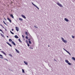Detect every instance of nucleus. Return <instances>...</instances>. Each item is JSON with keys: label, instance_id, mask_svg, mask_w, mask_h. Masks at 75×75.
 <instances>
[{"label": "nucleus", "instance_id": "obj_1", "mask_svg": "<svg viewBox=\"0 0 75 75\" xmlns=\"http://www.w3.org/2000/svg\"><path fill=\"white\" fill-rule=\"evenodd\" d=\"M65 61L67 63V64H68V65H72V64L70 63V62H69V61H68V60H65Z\"/></svg>", "mask_w": 75, "mask_h": 75}, {"label": "nucleus", "instance_id": "obj_2", "mask_svg": "<svg viewBox=\"0 0 75 75\" xmlns=\"http://www.w3.org/2000/svg\"><path fill=\"white\" fill-rule=\"evenodd\" d=\"M61 39H62V41L64 42V43H67V41L66 40H64V39L63 38H62Z\"/></svg>", "mask_w": 75, "mask_h": 75}, {"label": "nucleus", "instance_id": "obj_3", "mask_svg": "<svg viewBox=\"0 0 75 75\" xmlns=\"http://www.w3.org/2000/svg\"><path fill=\"white\" fill-rule=\"evenodd\" d=\"M57 5H58L59 6V7H63V6H62V5L61 4L59 3V2L57 3Z\"/></svg>", "mask_w": 75, "mask_h": 75}, {"label": "nucleus", "instance_id": "obj_4", "mask_svg": "<svg viewBox=\"0 0 75 75\" xmlns=\"http://www.w3.org/2000/svg\"><path fill=\"white\" fill-rule=\"evenodd\" d=\"M32 4H33V6H35V7H36V8H38V10H39V8H38L37 6L35 5L34 4V3H33L32 2Z\"/></svg>", "mask_w": 75, "mask_h": 75}, {"label": "nucleus", "instance_id": "obj_5", "mask_svg": "<svg viewBox=\"0 0 75 75\" xmlns=\"http://www.w3.org/2000/svg\"><path fill=\"white\" fill-rule=\"evenodd\" d=\"M21 16H22V17H23V18H25H25H26V17L25 16L23 15H21Z\"/></svg>", "mask_w": 75, "mask_h": 75}, {"label": "nucleus", "instance_id": "obj_6", "mask_svg": "<svg viewBox=\"0 0 75 75\" xmlns=\"http://www.w3.org/2000/svg\"><path fill=\"white\" fill-rule=\"evenodd\" d=\"M1 52L4 55H6V54L3 51H1Z\"/></svg>", "mask_w": 75, "mask_h": 75}, {"label": "nucleus", "instance_id": "obj_7", "mask_svg": "<svg viewBox=\"0 0 75 75\" xmlns=\"http://www.w3.org/2000/svg\"><path fill=\"white\" fill-rule=\"evenodd\" d=\"M6 43H7V44H8V45H9L10 47H12V45H11L8 42H7Z\"/></svg>", "mask_w": 75, "mask_h": 75}, {"label": "nucleus", "instance_id": "obj_8", "mask_svg": "<svg viewBox=\"0 0 75 75\" xmlns=\"http://www.w3.org/2000/svg\"><path fill=\"white\" fill-rule=\"evenodd\" d=\"M7 19L9 21V22H10V23H11V20L10 19V18H8Z\"/></svg>", "mask_w": 75, "mask_h": 75}, {"label": "nucleus", "instance_id": "obj_9", "mask_svg": "<svg viewBox=\"0 0 75 75\" xmlns=\"http://www.w3.org/2000/svg\"><path fill=\"white\" fill-rule=\"evenodd\" d=\"M10 16L11 17H12V18H14V16H13V15L12 14H11L10 15Z\"/></svg>", "mask_w": 75, "mask_h": 75}, {"label": "nucleus", "instance_id": "obj_10", "mask_svg": "<svg viewBox=\"0 0 75 75\" xmlns=\"http://www.w3.org/2000/svg\"><path fill=\"white\" fill-rule=\"evenodd\" d=\"M64 20L66 21H67V22H68V21H69V20H68V19L66 18H64Z\"/></svg>", "mask_w": 75, "mask_h": 75}, {"label": "nucleus", "instance_id": "obj_11", "mask_svg": "<svg viewBox=\"0 0 75 75\" xmlns=\"http://www.w3.org/2000/svg\"><path fill=\"white\" fill-rule=\"evenodd\" d=\"M16 30L17 31H19V30L18 29V27H16Z\"/></svg>", "mask_w": 75, "mask_h": 75}, {"label": "nucleus", "instance_id": "obj_12", "mask_svg": "<svg viewBox=\"0 0 75 75\" xmlns=\"http://www.w3.org/2000/svg\"><path fill=\"white\" fill-rule=\"evenodd\" d=\"M11 43L13 45H16V44L14 42H13V41H12V42H11Z\"/></svg>", "mask_w": 75, "mask_h": 75}, {"label": "nucleus", "instance_id": "obj_13", "mask_svg": "<svg viewBox=\"0 0 75 75\" xmlns=\"http://www.w3.org/2000/svg\"><path fill=\"white\" fill-rule=\"evenodd\" d=\"M0 58H1V59H3V55L1 54H0Z\"/></svg>", "mask_w": 75, "mask_h": 75}, {"label": "nucleus", "instance_id": "obj_14", "mask_svg": "<svg viewBox=\"0 0 75 75\" xmlns=\"http://www.w3.org/2000/svg\"><path fill=\"white\" fill-rule=\"evenodd\" d=\"M14 37L15 38H18V36L17 35H15L14 36Z\"/></svg>", "mask_w": 75, "mask_h": 75}, {"label": "nucleus", "instance_id": "obj_15", "mask_svg": "<svg viewBox=\"0 0 75 75\" xmlns=\"http://www.w3.org/2000/svg\"><path fill=\"white\" fill-rule=\"evenodd\" d=\"M15 50L16 51V52L17 53H19V52H19V51H18V50H17L16 49H15Z\"/></svg>", "mask_w": 75, "mask_h": 75}, {"label": "nucleus", "instance_id": "obj_16", "mask_svg": "<svg viewBox=\"0 0 75 75\" xmlns=\"http://www.w3.org/2000/svg\"><path fill=\"white\" fill-rule=\"evenodd\" d=\"M24 64H26V65H28V62H27L25 61H24Z\"/></svg>", "mask_w": 75, "mask_h": 75}, {"label": "nucleus", "instance_id": "obj_17", "mask_svg": "<svg viewBox=\"0 0 75 75\" xmlns=\"http://www.w3.org/2000/svg\"><path fill=\"white\" fill-rule=\"evenodd\" d=\"M0 34L2 36V37H3V38H5V37H4V36L1 33H0Z\"/></svg>", "mask_w": 75, "mask_h": 75}, {"label": "nucleus", "instance_id": "obj_18", "mask_svg": "<svg viewBox=\"0 0 75 75\" xmlns=\"http://www.w3.org/2000/svg\"><path fill=\"white\" fill-rule=\"evenodd\" d=\"M3 22L4 24L6 25H7V26L8 25H7V23H5V22L4 21H3Z\"/></svg>", "mask_w": 75, "mask_h": 75}, {"label": "nucleus", "instance_id": "obj_19", "mask_svg": "<svg viewBox=\"0 0 75 75\" xmlns=\"http://www.w3.org/2000/svg\"><path fill=\"white\" fill-rule=\"evenodd\" d=\"M19 20H20V21H23V19H22L21 18H19Z\"/></svg>", "mask_w": 75, "mask_h": 75}, {"label": "nucleus", "instance_id": "obj_20", "mask_svg": "<svg viewBox=\"0 0 75 75\" xmlns=\"http://www.w3.org/2000/svg\"><path fill=\"white\" fill-rule=\"evenodd\" d=\"M9 41L10 42H12V41H12V40L11 39H9Z\"/></svg>", "mask_w": 75, "mask_h": 75}, {"label": "nucleus", "instance_id": "obj_21", "mask_svg": "<svg viewBox=\"0 0 75 75\" xmlns=\"http://www.w3.org/2000/svg\"><path fill=\"white\" fill-rule=\"evenodd\" d=\"M19 42H22V41H21V40H20V39L19 38L18 40Z\"/></svg>", "mask_w": 75, "mask_h": 75}, {"label": "nucleus", "instance_id": "obj_22", "mask_svg": "<svg viewBox=\"0 0 75 75\" xmlns=\"http://www.w3.org/2000/svg\"><path fill=\"white\" fill-rule=\"evenodd\" d=\"M29 43L30 44H32L30 40L29 41Z\"/></svg>", "mask_w": 75, "mask_h": 75}, {"label": "nucleus", "instance_id": "obj_23", "mask_svg": "<svg viewBox=\"0 0 75 75\" xmlns=\"http://www.w3.org/2000/svg\"><path fill=\"white\" fill-rule=\"evenodd\" d=\"M67 52L70 55H71V53L69 52L68 51H67Z\"/></svg>", "mask_w": 75, "mask_h": 75}, {"label": "nucleus", "instance_id": "obj_24", "mask_svg": "<svg viewBox=\"0 0 75 75\" xmlns=\"http://www.w3.org/2000/svg\"><path fill=\"white\" fill-rule=\"evenodd\" d=\"M10 32L11 33V34H13V35L14 34V33H13V32H12L11 31V30L10 31Z\"/></svg>", "mask_w": 75, "mask_h": 75}, {"label": "nucleus", "instance_id": "obj_25", "mask_svg": "<svg viewBox=\"0 0 75 75\" xmlns=\"http://www.w3.org/2000/svg\"><path fill=\"white\" fill-rule=\"evenodd\" d=\"M25 34L26 35H27V36H28V33H27V32H26L25 33Z\"/></svg>", "mask_w": 75, "mask_h": 75}, {"label": "nucleus", "instance_id": "obj_26", "mask_svg": "<svg viewBox=\"0 0 75 75\" xmlns=\"http://www.w3.org/2000/svg\"><path fill=\"white\" fill-rule=\"evenodd\" d=\"M72 59L74 61H75V58L74 57H72Z\"/></svg>", "mask_w": 75, "mask_h": 75}, {"label": "nucleus", "instance_id": "obj_27", "mask_svg": "<svg viewBox=\"0 0 75 75\" xmlns=\"http://www.w3.org/2000/svg\"><path fill=\"white\" fill-rule=\"evenodd\" d=\"M22 72L23 73H25V71H24V70L23 69H22Z\"/></svg>", "mask_w": 75, "mask_h": 75}, {"label": "nucleus", "instance_id": "obj_28", "mask_svg": "<svg viewBox=\"0 0 75 75\" xmlns=\"http://www.w3.org/2000/svg\"><path fill=\"white\" fill-rule=\"evenodd\" d=\"M25 38L27 39V40H28V36H26L25 37Z\"/></svg>", "mask_w": 75, "mask_h": 75}, {"label": "nucleus", "instance_id": "obj_29", "mask_svg": "<svg viewBox=\"0 0 75 75\" xmlns=\"http://www.w3.org/2000/svg\"><path fill=\"white\" fill-rule=\"evenodd\" d=\"M27 44L28 47H30V44H29V43H27Z\"/></svg>", "mask_w": 75, "mask_h": 75}, {"label": "nucleus", "instance_id": "obj_30", "mask_svg": "<svg viewBox=\"0 0 75 75\" xmlns=\"http://www.w3.org/2000/svg\"><path fill=\"white\" fill-rule=\"evenodd\" d=\"M9 56H10V57H13V56H12V55H11V54H9Z\"/></svg>", "mask_w": 75, "mask_h": 75}, {"label": "nucleus", "instance_id": "obj_31", "mask_svg": "<svg viewBox=\"0 0 75 75\" xmlns=\"http://www.w3.org/2000/svg\"><path fill=\"white\" fill-rule=\"evenodd\" d=\"M72 37L73 38H75V36H73V35H72Z\"/></svg>", "mask_w": 75, "mask_h": 75}, {"label": "nucleus", "instance_id": "obj_32", "mask_svg": "<svg viewBox=\"0 0 75 75\" xmlns=\"http://www.w3.org/2000/svg\"><path fill=\"white\" fill-rule=\"evenodd\" d=\"M25 42H26L27 44L28 43V40H26L25 41Z\"/></svg>", "mask_w": 75, "mask_h": 75}, {"label": "nucleus", "instance_id": "obj_33", "mask_svg": "<svg viewBox=\"0 0 75 75\" xmlns=\"http://www.w3.org/2000/svg\"><path fill=\"white\" fill-rule=\"evenodd\" d=\"M63 50H64V51H66V52L67 51V50H65V49H64V48H63Z\"/></svg>", "mask_w": 75, "mask_h": 75}, {"label": "nucleus", "instance_id": "obj_34", "mask_svg": "<svg viewBox=\"0 0 75 75\" xmlns=\"http://www.w3.org/2000/svg\"><path fill=\"white\" fill-rule=\"evenodd\" d=\"M4 60H6V61H8V60H7V59H4Z\"/></svg>", "mask_w": 75, "mask_h": 75}, {"label": "nucleus", "instance_id": "obj_35", "mask_svg": "<svg viewBox=\"0 0 75 75\" xmlns=\"http://www.w3.org/2000/svg\"><path fill=\"white\" fill-rule=\"evenodd\" d=\"M30 49H33V48L32 47H30Z\"/></svg>", "mask_w": 75, "mask_h": 75}, {"label": "nucleus", "instance_id": "obj_36", "mask_svg": "<svg viewBox=\"0 0 75 75\" xmlns=\"http://www.w3.org/2000/svg\"><path fill=\"white\" fill-rule=\"evenodd\" d=\"M34 27L35 28H38L36 26H34Z\"/></svg>", "mask_w": 75, "mask_h": 75}, {"label": "nucleus", "instance_id": "obj_37", "mask_svg": "<svg viewBox=\"0 0 75 75\" xmlns=\"http://www.w3.org/2000/svg\"><path fill=\"white\" fill-rule=\"evenodd\" d=\"M22 37H23V38H24V35H22Z\"/></svg>", "mask_w": 75, "mask_h": 75}, {"label": "nucleus", "instance_id": "obj_38", "mask_svg": "<svg viewBox=\"0 0 75 75\" xmlns=\"http://www.w3.org/2000/svg\"><path fill=\"white\" fill-rule=\"evenodd\" d=\"M4 29H5V31H7V29H6V28H4Z\"/></svg>", "mask_w": 75, "mask_h": 75}, {"label": "nucleus", "instance_id": "obj_39", "mask_svg": "<svg viewBox=\"0 0 75 75\" xmlns=\"http://www.w3.org/2000/svg\"><path fill=\"white\" fill-rule=\"evenodd\" d=\"M1 32H2V33H3V34H4V32H3V30H2Z\"/></svg>", "mask_w": 75, "mask_h": 75}, {"label": "nucleus", "instance_id": "obj_40", "mask_svg": "<svg viewBox=\"0 0 75 75\" xmlns=\"http://www.w3.org/2000/svg\"><path fill=\"white\" fill-rule=\"evenodd\" d=\"M0 25H1V27H3V25H1V24H0Z\"/></svg>", "mask_w": 75, "mask_h": 75}, {"label": "nucleus", "instance_id": "obj_41", "mask_svg": "<svg viewBox=\"0 0 75 75\" xmlns=\"http://www.w3.org/2000/svg\"><path fill=\"white\" fill-rule=\"evenodd\" d=\"M2 28H4H4H4V27L3 26H2Z\"/></svg>", "mask_w": 75, "mask_h": 75}, {"label": "nucleus", "instance_id": "obj_42", "mask_svg": "<svg viewBox=\"0 0 75 75\" xmlns=\"http://www.w3.org/2000/svg\"><path fill=\"white\" fill-rule=\"evenodd\" d=\"M54 61H56L57 62V60L55 59H54Z\"/></svg>", "mask_w": 75, "mask_h": 75}, {"label": "nucleus", "instance_id": "obj_43", "mask_svg": "<svg viewBox=\"0 0 75 75\" xmlns=\"http://www.w3.org/2000/svg\"><path fill=\"white\" fill-rule=\"evenodd\" d=\"M12 31H14V29H12L11 30Z\"/></svg>", "mask_w": 75, "mask_h": 75}, {"label": "nucleus", "instance_id": "obj_44", "mask_svg": "<svg viewBox=\"0 0 75 75\" xmlns=\"http://www.w3.org/2000/svg\"><path fill=\"white\" fill-rule=\"evenodd\" d=\"M28 40H29V41H30V39H28Z\"/></svg>", "mask_w": 75, "mask_h": 75}, {"label": "nucleus", "instance_id": "obj_45", "mask_svg": "<svg viewBox=\"0 0 75 75\" xmlns=\"http://www.w3.org/2000/svg\"><path fill=\"white\" fill-rule=\"evenodd\" d=\"M48 65L49 66V67H51V65H50L49 64H48Z\"/></svg>", "mask_w": 75, "mask_h": 75}, {"label": "nucleus", "instance_id": "obj_46", "mask_svg": "<svg viewBox=\"0 0 75 75\" xmlns=\"http://www.w3.org/2000/svg\"><path fill=\"white\" fill-rule=\"evenodd\" d=\"M0 31H2V30L0 29Z\"/></svg>", "mask_w": 75, "mask_h": 75}, {"label": "nucleus", "instance_id": "obj_47", "mask_svg": "<svg viewBox=\"0 0 75 75\" xmlns=\"http://www.w3.org/2000/svg\"><path fill=\"white\" fill-rule=\"evenodd\" d=\"M4 18V20H6V18Z\"/></svg>", "mask_w": 75, "mask_h": 75}, {"label": "nucleus", "instance_id": "obj_48", "mask_svg": "<svg viewBox=\"0 0 75 75\" xmlns=\"http://www.w3.org/2000/svg\"><path fill=\"white\" fill-rule=\"evenodd\" d=\"M6 37H7V38H8V36H7Z\"/></svg>", "mask_w": 75, "mask_h": 75}, {"label": "nucleus", "instance_id": "obj_49", "mask_svg": "<svg viewBox=\"0 0 75 75\" xmlns=\"http://www.w3.org/2000/svg\"><path fill=\"white\" fill-rule=\"evenodd\" d=\"M29 35L30 36H31V35L30 34V33H29Z\"/></svg>", "mask_w": 75, "mask_h": 75}, {"label": "nucleus", "instance_id": "obj_50", "mask_svg": "<svg viewBox=\"0 0 75 75\" xmlns=\"http://www.w3.org/2000/svg\"><path fill=\"white\" fill-rule=\"evenodd\" d=\"M48 47H50V45H48Z\"/></svg>", "mask_w": 75, "mask_h": 75}, {"label": "nucleus", "instance_id": "obj_51", "mask_svg": "<svg viewBox=\"0 0 75 75\" xmlns=\"http://www.w3.org/2000/svg\"><path fill=\"white\" fill-rule=\"evenodd\" d=\"M25 39H24V41Z\"/></svg>", "mask_w": 75, "mask_h": 75}, {"label": "nucleus", "instance_id": "obj_52", "mask_svg": "<svg viewBox=\"0 0 75 75\" xmlns=\"http://www.w3.org/2000/svg\"><path fill=\"white\" fill-rule=\"evenodd\" d=\"M0 50H1V49H0Z\"/></svg>", "mask_w": 75, "mask_h": 75}]
</instances>
